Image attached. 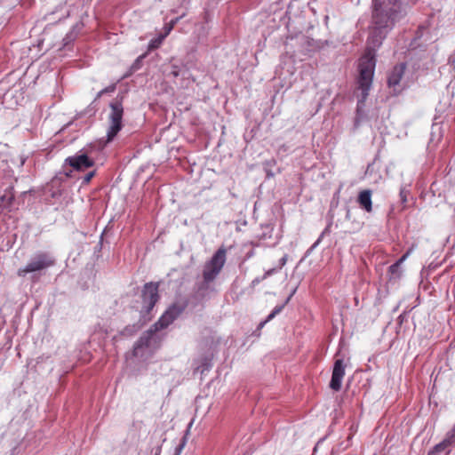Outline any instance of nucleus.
<instances>
[{"instance_id":"f257e3e1","label":"nucleus","mask_w":455,"mask_h":455,"mask_svg":"<svg viewBox=\"0 0 455 455\" xmlns=\"http://www.w3.org/2000/svg\"><path fill=\"white\" fill-rule=\"evenodd\" d=\"M406 14L401 0H372V15L367 39L366 53L358 64L359 77L357 110L363 105L372 84L375 69V52L381 46L395 24Z\"/></svg>"},{"instance_id":"f03ea898","label":"nucleus","mask_w":455,"mask_h":455,"mask_svg":"<svg viewBox=\"0 0 455 455\" xmlns=\"http://www.w3.org/2000/svg\"><path fill=\"white\" fill-rule=\"evenodd\" d=\"M185 306L172 305L147 331H145L136 342L133 347L135 357L147 358L156 349L162 340L161 330L167 328L184 311Z\"/></svg>"},{"instance_id":"7ed1b4c3","label":"nucleus","mask_w":455,"mask_h":455,"mask_svg":"<svg viewBox=\"0 0 455 455\" xmlns=\"http://www.w3.org/2000/svg\"><path fill=\"white\" fill-rule=\"evenodd\" d=\"M227 259V250L221 246L212 255L211 259L204 264L203 269V281L198 287V291L208 289L210 284L217 278L222 270Z\"/></svg>"},{"instance_id":"20e7f679","label":"nucleus","mask_w":455,"mask_h":455,"mask_svg":"<svg viewBox=\"0 0 455 455\" xmlns=\"http://www.w3.org/2000/svg\"><path fill=\"white\" fill-rule=\"evenodd\" d=\"M54 264L55 259L51 253L39 251L29 259L25 267L19 268L18 275L25 277L28 274H41Z\"/></svg>"},{"instance_id":"39448f33","label":"nucleus","mask_w":455,"mask_h":455,"mask_svg":"<svg viewBox=\"0 0 455 455\" xmlns=\"http://www.w3.org/2000/svg\"><path fill=\"white\" fill-rule=\"evenodd\" d=\"M122 100L123 98H116L109 104V127L107 132V140L108 142L114 140L123 127L122 120L124 116V107Z\"/></svg>"},{"instance_id":"423d86ee","label":"nucleus","mask_w":455,"mask_h":455,"mask_svg":"<svg viewBox=\"0 0 455 455\" xmlns=\"http://www.w3.org/2000/svg\"><path fill=\"white\" fill-rule=\"evenodd\" d=\"M158 284L154 283H146L142 291V310L143 314H149L158 300Z\"/></svg>"},{"instance_id":"0eeeda50","label":"nucleus","mask_w":455,"mask_h":455,"mask_svg":"<svg viewBox=\"0 0 455 455\" xmlns=\"http://www.w3.org/2000/svg\"><path fill=\"white\" fill-rule=\"evenodd\" d=\"M65 163L76 171H84L94 165V159L85 149H81L74 156L66 158Z\"/></svg>"},{"instance_id":"6e6552de","label":"nucleus","mask_w":455,"mask_h":455,"mask_svg":"<svg viewBox=\"0 0 455 455\" xmlns=\"http://www.w3.org/2000/svg\"><path fill=\"white\" fill-rule=\"evenodd\" d=\"M345 375V365L342 359H337L333 365L330 387L334 391L341 388V383Z\"/></svg>"},{"instance_id":"1a4fd4ad","label":"nucleus","mask_w":455,"mask_h":455,"mask_svg":"<svg viewBox=\"0 0 455 455\" xmlns=\"http://www.w3.org/2000/svg\"><path fill=\"white\" fill-rule=\"evenodd\" d=\"M406 68L405 63H400L394 67L387 77V84L389 87H394V91H396L395 87L399 85V83L404 74Z\"/></svg>"},{"instance_id":"9d476101","label":"nucleus","mask_w":455,"mask_h":455,"mask_svg":"<svg viewBox=\"0 0 455 455\" xmlns=\"http://www.w3.org/2000/svg\"><path fill=\"white\" fill-rule=\"evenodd\" d=\"M13 198L14 195L11 186L6 187L3 191H0V211L9 208Z\"/></svg>"},{"instance_id":"9b49d317","label":"nucleus","mask_w":455,"mask_h":455,"mask_svg":"<svg viewBox=\"0 0 455 455\" xmlns=\"http://www.w3.org/2000/svg\"><path fill=\"white\" fill-rule=\"evenodd\" d=\"M358 203L361 205V207L364 209L367 212H371V191L369 189L361 191L358 196Z\"/></svg>"},{"instance_id":"f8f14e48","label":"nucleus","mask_w":455,"mask_h":455,"mask_svg":"<svg viewBox=\"0 0 455 455\" xmlns=\"http://www.w3.org/2000/svg\"><path fill=\"white\" fill-rule=\"evenodd\" d=\"M452 446L445 438L436 445L433 447L427 453V455H441L442 453H449L450 447Z\"/></svg>"},{"instance_id":"ddd939ff","label":"nucleus","mask_w":455,"mask_h":455,"mask_svg":"<svg viewBox=\"0 0 455 455\" xmlns=\"http://www.w3.org/2000/svg\"><path fill=\"white\" fill-rule=\"evenodd\" d=\"M410 252H406L403 254L395 263L392 264L389 267V272L393 277H400L402 275L401 265L407 259Z\"/></svg>"},{"instance_id":"4468645a","label":"nucleus","mask_w":455,"mask_h":455,"mask_svg":"<svg viewBox=\"0 0 455 455\" xmlns=\"http://www.w3.org/2000/svg\"><path fill=\"white\" fill-rule=\"evenodd\" d=\"M295 291L296 290H293V291L291 293V295L287 298V299L285 300V302L283 304V305H280V306H276L273 310L272 312L267 315V319L264 321V322H261L259 323V327H263L264 324L272 320L276 315H278L279 313L282 312V310L283 309L284 306L286 305V303L289 302V300L291 299V298L292 297V295L295 293Z\"/></svg>"},{"instance_id":"2eb2a0df","label":"nucleus","mask_w":455,"mask_h":455,"mask_svg":"<svg viewBox=\"0 0 455 455\" xmlns=\"http://www.w3.org/2000/svg\"><path fill=\"white\" fill-rule=\"evenodd\" d=\"M140 329V324L127 325L125 328H124V330L120 332V334L122 336H125V337L132 336Z\"/></svg>"},{"instance_id":"dca6fc26","label":"nucleus","mask_w":455,"mask_h":455,"mask_svg":"<svg viewBox=\"0 0 455 455\" xmlns=\"http://www.w3.org/2000/svg\"><path fill=\"white\" fill-rule=\"evenodd\" d=\"M144 57L145 55H140L135 60V61L131 66V73H133L141 68V61L144 59Z\"/></svg>"},{"instance_id":"f3484780","label":"nucleus","mask_w":455,"mask_h":455,"mask_svg":"<svg viewBox=\"0 0 455 455\" xmlns=\"http://www.w3.org/2000/svg\"><path fill=\"white\" fill-rule=\"evenodd\" d=\"M445 439L452 445L455 446V422L452 428L446 434Z\"/></svg>"},{"instance_id":"a211bd4d","label":"nucleus","mask_w":455,"mask_h":455,"mask_svg":"<svg viewBox=\"0 0 455 455\" xmlns=\"http://www.w3.org/2000/svg\"><path fill=\"white\" fill-rule=\"evenodd\" d=\"M410 194L409 189L404 186L400 188V200L403 204H405L407 202L408 196Z\"/></svg>"},{"instance_id":"6ab92c4d","label":"nucleus","mask_w":455,"mask_h":455,"mask_svg":"<svg viewBox=\"0 0 455 455\" xmlns=\"http://www.w3.org/2000/svg\"><path fill=\"white\" fill-rule=\"evenodd\" d=\"M116 90V85L115 84H111L104 89H102L101 91H100L98 93H97V99L100 98L102 95L106 94V93H109V92H113L114 91Z\"/></svg>"},{"instance_id":"aec40b11","label":"nucleus","mask_w":455,"mask_h":455,"mask_svg":"<svg viewBox=\"0 0 455 455\" xmlns=\"http://www.w3.org/2000/svg\"><path fill=\"white\" fill-rule=\"evenodd\" d=\"M95 173V171H91L88 173H86L83 178L82 183L88 184L91 181V180L94 177Z\"/></svg>"},{"instance_id":"412c9836","label":"nucleus","mask_w":455,"mask_h":455,"mask_svg":"<svg viewBox=\"0 0 455 455\" xmlns=\"http://www.w3.org/2000/svg\"><path fill=\"white\" fill-rule=\"evenodd\" d=\"M187 440L186 438H182L180 443L176 447L175 449V454L174 455H180L182 450L184 449L186 445Z\"/></svg>"},{"instance_id":"4be33fe9","label":"nucleus","mask_w":455,"mask_h":455,"mask_svg":"<svg viewBox=\"0 0 455 455\" xmlns=\"http://www.w3.org/2000/svg\"><path fill=\"white\" fill-rule=\"evenodd\" d=\"M75 38H76L75 33L73 31L69 32L68 34H67V36L63 39L64 44L65 45L68 44L70 42L74 41Z\"/></svg>"},{"instance_id":"5701e85b","label":"nucleus","mask_w":455,"mask_h":455,"mask_svg":"<svg viewBox=\"0 0 455 455\" xmlns=\"http://www.w3.org/2000/svg\"><path fill=\"white\" fill-rule=\"evenodd\" d=\"M277 271L278 269L276 267L270 268L264 273V275L261 276V279H266L268 276L275 274Z\"/></svg>"},{"instance_id":"b1692460","label":"nucleus","mask_w":455,"mask_h":455,"mask_svg":"<svg viewBox=\"0 0 455 455\" xmlns=\"http://www.w3.org/2000/svg\"><path fill=\"white\" fill-rule=\"evenodd\" d=\"M287 262V255H283L280 260H279V267L277 268L280 270Z\"/></svg>"},{"instance_id":"393cba45","label":"nucleus","mask_w":455,"mask_h":455,"mask_svg":"<svg viewBox=\"0 0 455 455\" xmlns=\"http://www.w3.org/2000/svg\"><path fill=\"white\" fill-rule=\"evenodd\" d=\"M171 74H172L174 77H177V76L180 75L179 68H178L177 66L173 65V66L172 67Z\"/></svg>"},{"instance_id":"a878e982","label":"nucleus","mask_w":455,"mask_h":455,"mask_svg":"<svg viewBox=\"0 0 455 455\" xmlns=\"http://www.w3.org/2000/svg\"><path fill=\"white\" fill-rule=\"evenodd\" d=\"M164 37V36H163L159 39L156 40V42H151V46L152 47H156L157 44H161V42H162Z\"/></svg>"},{"instance_id":"bb28decb","label":"nucleus","mask_w":455,"mask_h":455,"mask_svg":"<svg viewBox=\"0 0 455 455\" xmlns=\"http://www.w3.org/2000/svg\"><path fill=\"white\" fill-rule=\"evenodd\" d=\"M164 37V36H163L159 39L156 40V42H151V46L152 47H156L157 44H161V42H162Z\"/></svg>"},{"instance_id":"cd10ccee","label":"nucleus","mask_w":455,"mask_h":455,"mask_svg":"<svg viewBox=\"0 0 455 455\" xmlns=\"http://www.w3.org/2000/svg\"><path fill=\"white\" fill-rule=\"evenodd\" d=\"M264 279H261V277H256L253 281H252V285H256L258 283H259L261 281H263Z\"/></svg>"},{"instance_id":"c85d7f7f","label":"nucleus","mask_w":455,"mask_h":455,"mask_svg":"<svg viewBox=\"0 0 455 455\" xmlns=\"http://www.w3.org/2000/svg\"><path fill=\"white\" fill-rule=\"evenodd\" d=\"M319 242H320V239H318V240H317V241L313 244L312 248H315V246H317V245H318V243H319Z\"/></svg>"},{"instance_id":"c756f323","label":"nucleus","mask_w":455,"mask_h":455,"mask_svg":"<svg viewBox=\"0 0 455 455\" xmlns=\"http://www.w3.org/2000/svg\"><path fill=\"white\" fill-rule=\"evenodd\" d=\"M177 20H178V18L175 20H172V25L175 24L177 22Z\"/></svg>"}]
</instances>
